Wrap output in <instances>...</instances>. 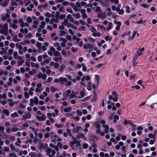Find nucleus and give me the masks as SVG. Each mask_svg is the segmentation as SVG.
Masks as SVG:
<instances>
[{"instance_id": "nucleus-1", "label": "nucleus", "mask_w": 157, "mask_h": 157, "mask_svg": "<svg viewBox=\"0 0 157 157\" xmlns=\"http://www.w3.org/2000/svg\"><path fill=\"white\" fill-rule=\"evenodd\" d=\"M0 33L5 36H7L8 34V24L7 23L5 24L0 30Z\"/></svg>"}, {"instance_id": "nucleus-2", "label": "nucleus", "mask_w": 157, "mask_h": 157, "mask_svg": "<svg viewBox=\"0 0 157 157\" xmlns=\"http://www.w3.org/2000/svg\"><path fill=\"white\" fill-rule=\"evenodd\" d=\"M46 155L48 156L49 157H54L56 153L55 151L51 149L48 148L46 150Z\"/></svg>"}, {"instance_id": "nucleus-3", "label": "nucleus", "mask_w": 157, "mask_h": 157, "mask_svg": "<svg viewBox=\"0 0 157 157\" xmlns=\"http://www.w3.org/2000/svg\"><path fill=\"white\" fill-rule=\"evenodd\" d=\"M42 84L41 83H39L36 85V88L35 91L36 93H39L41 92L42 90V88L41 87Z\"/></svg>"}, {"instance_id": "nucleus-4", "label": "nucleus", "mask_w": 157, "mask_h": 157, "mask_svg": "<svg viewBox=\"0 0 157 157\" xmlns=\"http://www.w3.org/2000/svg\"><path fill=\"white\" fill-rule=\"evenodd\" d=\"M51 135L50 137L53 142H55L56 141L57 139L58 138L57 135L55 134L53 132H52L50 133Z\"/></svg>"}, {"instance_id": "nucleus-5", "label": "nucleus", "mask_w": 157, "mask_h": 157, "mask_svg": "<svg viewBox=\"0 0 157 157\" xmlns=\"http://www.w3.org/2000/svg\"><path fill=\"white\" fill-rule=\"evenodd\" d=\"M93 45L92 44H84L83 46V48L85 50L90 49L93 48Z\"/></svg>"}, {"instance_id": "nucleus-6", "label": "nucleus", "mask_w": 157, "mask_h": 157, "mask_svg": "<svg viewBox=\"0 0 157 157\" xmlns=\"http://www.w3.org/2000/svg\"><path fill=\"white\" fill-rule=\"evenodd\" d=\"M37 77L39 79H40V78H42L43 79L45 80L46 79L47 76L45 74H43L41 72H40L37 74Z\"/></svg>"}, {"instance_id": "nucleus-7", "label": "nucleus", "mask_w": 157, "mask_h": 157, "mask_svg": "<svg viewBox=\"0 0 157 157\" xmlns=\"http://www.w3.org/2000/svg\"><path fill=\"white\" fill-rule=\"evenodd\" d=\"M31 113H27L25 115L22 116V119L24 121H26L27 119H29L31 118Z\"/></svg>"}, {"instance_id": "nucleus-8", "label": "nucleus", "mask_w": 157, "mask_h": 157, "mask_svg": "<svg viewBox=\"0 0 157 157\" xmlns=\"http://www.w3.org/2000/svg\"><path fill=\"white\" fill-rule=\"evenodd\" d=\"M112 94L113 98V101L115 102L117 101L118 97L117 93L115 91H114L112 92Z\"/></svg>"}, {"instance_id": "nucleus-9", "label": "nucleus", "mask_w": 157, "mask_h": 157, "mask_svg": "<svg viewBox=\"0 0 157 157\" xmlns=\"http://www.w3.org/2000/svg\"><path fill=\"white\" fill-rule=\"evenodd\" d=\"M36 118L39 121H44L46 119L45 115L44 114H42L41 116H36Z\"/></svg>"}, {"instance_id": "nucleus-10", "label": "nucleus", "mask_w": 157, "mask_h": 157, "mask_svg": "<svg viewBox=\"0 0 157 157\" xmlns=\"http://www.w3.org/2000/svg\"><path fill=\"white\" fill-rule=\"evenodd\" d=\"M48 4L47 3H45L44 4H41L38 6L37 8L38 9H45L48 6Z\"/></svg>"}, {"instance_id": "nucleus-11", "label": "nucleus", "mask_w": 157, "mask_h": 157, "mask_svg": "<svg viewBox=\"0 0 157 157\" xmlns=\"http://www.w3.org/2000/svg\"><path fill=\"white\" fill-rule=\"evenodd\" d=\"M144 50V48H139L137 52V55L138 56H140L142 54V52Z\"/></svg>"}, {"instance_id": "nucleus-12", "label": "nucleus", "mask_w": 157, "mask_h": 157, "mask_svg": "<svg viewBox=\"0 0 157 157\" xmlns=\"http://www.w3.org/2000/svg\"><path fill=\"white\" fill-rule=\"evenodd\" d=\"M18 22L20 24V26L21 27H24L25 26V24L24 22L23 19L22 18L19 19L18 20Z\"/></svg>"}, {"instance_id": "nucleus-13", "label": "nucleus", "mask_w": 157, "mask_h": 157, "mask_svg": "<svg viewBox=\"0 0 157 157\" xmlns=\"http://www.w3.org/2000/svg\"><path fill=\"white\" fill-rule=\"evenodd\" d=\"M10 0H4L3 2H0V5L1 6H6L9 3Z\"/></svg>"}, {"instance_id": "nucleus-14", "label": "nucleus", "mask_w": 157, "mask_h": 157, "mask_svg": "<svg viewBox=\"0 0 157 157\" xmlns=\"http://www.w3.org/2000/svg\"><path fill=\"white\" fill-rule=\"evenodd\" d=\"M73 144L75 145V146L77 147H80V142L75 140H73Z\"/></svg>"}, {"instance_id": "nucleus-15", "label": "nucleus", "mask_w": 157, "mask_h": 157, "mask_svg": "<svg viewBox=\"0 0 157 157\" xmlns=\"http://www.w3.org/2000/svg\"><path fill=\"white\" fill-rule=\"evenodd\" d=\"M76 94L77 92H76L74 91H72L70 94V95L69 96L71 98H73L74 97H77L76 95Z\"/></svg>"}, {"instance_id": "nucleus-16", "label": "nucleus", "mask_w": 157, "mask_h": 157, "mask_svg": "<svg viewBox=\"0 0 157 157\" xmlns=\"http://www.w3.org/2000/svg\"><path fill=\"white\" fill-rule=\"evenodd\" d=\"M71 92V91L70 90H67L64 93L63 95L66 96H69Z\"/></svg>"}, {"instance_id": "nucleus-17", "label": "nucleus", "mask_w": 157, "mask_h": 157, "mask_svg": "<svg viewBox=\"0 0 157 157\" xmlns=\"http://www.w3.org/2000/svg\"><path fill=\"white\" fill-rule=\"evenodd\" d=\"M31 66L32 67H35L36 68H38L39 67V64L37 63H35L33 62H31Z\"/></svg>"}, {"instance_id": "nucleus-18", "label": "nucleus", "mask_w": 157, "mask_h": 157, "mask_svg": "<svg viewBox=\"0 0 157 157\" xmlns=\"http://www.w3.org/2000/svg\"><path fill=\"white\" fill-rule=\"evenodd\" d=\"M60 82L62 83H63V82H66L67 81V79L66 78H63L62 77H61L60 78Z\"/></svg>"}, {"instance_id": "nucleus-19", "label": "nucleus", "mask_w": 157, "mask_h": 157, "mask_svg": "<svg viewBox=\"0 0 157 157\" xmlns=\"http://www.w3.org/2000/svg\"><path fill=\"white\" fill-rule=\"evenodd\" d=\"M10 17V15L7 13H6L5 16L2 17V19L3 20H6Z\"/></svg>"}, {"instance_id": "nucleus-20", "label": "nucleus", "mask_w": 157, "mask_h": 157, "mask_svg": "<svg viewBox=\"0 0 157 157\" xmlns=\"http://www.w3.org/2000/svg\"><path fill=\"white\" fill-rule=\"evenodd\" d=\"M11 5L14 7L15 8H16L17 6V4L14 0H11Z\"/></svg>"}, {"instance_id": "nucleus-21", "label": "nucleus", "mask_w": 157, "mask_h": 157, "mask_svg": "<svg viewBox=\"0 0 157 157\" xmlns=\"http://www.w3.org/2000/svg\"><path fill=\"white\" fill-rule=\"evenodd\" d=\"M112 23L111 22H109L108 23V26L106 28V30L107 31H109L112 27Z\"/></svg>"}, {"instance_id": "nucleus-22", "label": "nucleus", "mask_w": 157, "mask_h": 157, "mask_svg": "<svg viewBox=\"0 0 157 157\" xmlns=\"http://www.w3.org/2000/svg\"><path fill=\"white\" fill-rule=\"evenodd\" d=\"M116 11L118 12V13L119 14L122 15L124 12V10L122 9H117Z\"/></svg>"}, {"instance_id": "nucleus-23", "label": "nucleus", "mask_w": 157, "mask_h": 157, "mask_svg": "<svg viewBox=\"0 0 157 157\" xmlns=\"http://www.w3.org/2000/svg\"><path fill=\"white\" fill-rule=\"evenodd\" d=\"M106 10L107 11V15L109 16H110L112 14V13L111 11V8H108L106 9Z\"/></svg>"}, {"instance_id": "nucleus-24", "label": "nucleus", "mask_w": 157, "mask_h": 157, "mask_svg": "<svg viewBox=\"0 0 157 157\" xmlns=\"http://www.w3.org/2000/svg\"><path fill=\"white\" fill-rule=\"evenodd\" d=\"M20 31L23 33H27L28 32V30L27 29L25 28L24 29H21L20 30Z\"/></svg>"}, {"instance_id": "nucleus-25", "label": "nucleus", "mask_w": 157, "mask_h": 157, "mask_svg": "<svg viewBox=\"0 0 157 157\" xmlns=\"http://www.w3.org/2000/svg\"><path fill=\"white\" fill-rule=\"evenodd\" d=\"M94 126L96 128H100V124L98 122H95Z\"/></svg>"}, {"instance_id": "nucleus-26", "label": "nucleus", "mask_w": 157, "mask_h": 157, "mask_svg": "<svg viewBox=\"0 0 157 157\" xmlns=\"http://www.w3.org/2000/svg\"><path fill=\"white\" fill-rule=\"evenodd\" d=\"M81 66L82 67V70L83 71H86L87 68L85 64L84 63H81Z\"/></svg>"}, {"instance_id": "nucleus-27", "label": "nucleus", "mask_w": 157, "mask_h": 157, "mask_svg": "<svg viewBox=\"0 0 157 157\" xmlns=\"http://www.w3.org/2000/svg\"><path fill=\"white\" fill-rule=\"evenodd\" d=\"M104 38L105 40L107 41L109 40V41H110L112 39V36H107L105 37Z\"/></svg>"}, {"instance_id": "nucleus-28", "label": "nucleus", "mask_w": 157, "mask_h": 157, "mask_svg": "<svg viewBox=\"0 0 157 157\" xmlns=\"http://www.w3.org/2000/svg\"><path fill=\"white\" fill-rule=\"evenodd\" d=\"M80 96L78 97V98L79 99L81 98H83L85 95V93L84 90L81 91L80 93Z\"/></svg>"}, {"instance_id": "nucleus-29", "label": "nucleus", "mask_w": 157, "mask_h": 157, "mask_svg": "<svg viewBox=\"0 0 157 157\" xmlns=\"http://www.w3.org/2000/svg\"><path fill=\"white\" fill-rule=\"evenodd\" d=\"M119 118V117L118 115H116L114 116L113 122L114 123H116L117 120Z\"/></svg>"}, {"instance_id": "nucleus-30", "label": "nucleus", "mask_w": 157, "mask_h": 157, "mask_svg": "<svg viewBox=\"0 0 157 157\" xmlns=\"http://www.w3.org/2000/svg\"><path fill=\"white\" fill-rule=\"evenodd\" d=\"M71 6L75 11L77 12L78 11V9L75 5H72Z\"/></svg>"}, {"instance_id": "nucleus-31", "label": "nucleus", "mask_w": 157, "mask_h": 157, "mask_svg": "<svg viewBox=\"0 0 157 157\" xmlns=\"http://www.w3.org/2000/svg\"><path fill=\"white\" fill-rule=\"evenodd\" d=\"M13 40L14 42H18L20 41V40L17 39V36L16 35H13Z\"/></svg>"}, {"instance_id": "nucleus-32", "label": "nucleus", "mask_w": 157, "mask_h": 157, "mask_svg": "<svg viewBox=\"0 0 157 157\" xmlns=\"http://www.w3.org/2000/svg\"><path fill=\"white\" fill-rule=\"evenodd\" d=\"M21 141L19 138H17V142H15V144L17 146H19L21 143Z\"/></svg>"}, {"instance_id": "nucleus-33", "label": "nucleus", "mask_w": 157, "mask_h": 157, "mask_svg": "<svg viewBox=\"0 0 157 157\" xmlns=\"http://www.w3.org/2000/svg\"><path fill=\"white\" fill-rule=\"evenodd\" d=\"M45 24V23L44 21H41V22L40 25V27H41L42 29H44Z\"/></svg>"}, {"instance_id": "nucleus-34", "label": "nucleus", "mask_w": 157, "mask_h": 157, "mask_svg": "<svg viewBox=\"0 0 157 157\" xmlns=\"http://www.w3.org/2000/svg\"><path fill=\"white\" fill-rule=\"evenodd\" d=\"M33 100L34 102V104L36 105L38 104V100L37 97L36 96L34 97Z\"/></svg>"}, {"instance_id": "nucleus-35", "label": "nucleus", "mask_w": 157, "mask_h": 157, "mask_svg": "<svg viewBox=\"0 0 157 157\" xmlns=\"http://www.w3.org/2000/svg\"><path fill=\"white\" fill-rule=\"evenodd\" d=\"M53 54L54 55L56 56H59L60 55V53L59 52L57 51H55L53 52Z\"/></svg>"}, {"instance_id": "nucleus-36", "label": "nucleus", "mask_w": 157, "mask_h": 157, "mask_svg": "<svg viewBox=\"0 0 157 157\" xmlns=\"http://www.w3.org/2000/svg\"><path fill=\"white\" fill-rule=\"evenodd\" d=\"M3 113L6 116H9V112L8 110L5 109L3 111Z\"/></svg>"}, {"instance_id": "nucleus-37", "label": "nucleus", "mask_w": 157, "mask_h": 157, "mask_svg": "<svg viewBox=\"0 0 157 157\" xmlns=\"http://www.w3.org/2000/svg\"><path fill=\"white\" fill-rule=\"evenodd\" d=\"M50 90L53 93L56 91L57 89L56 88H54L53 86H51L50 87Z\"/></svg>"}, {"instance_id": "nucleus-38", "label": "nucleus", "mask_w": 157, "mask_h": 157, "mask_svg": "<svg viewBox=\"0 0 157 157\" xmlns=\"http://www.w3.org/2000/svg\"><path fill=\"white\" fill-rule=\"evenodd\" d=\"M19 130V129L16 127H13L11 129V131L13 132H15Z\"/></svg>"}, {"instance_id": "nucleus-39", "label": "nucleus", "mask_w": 157, "mask_h": 157, "mask_svg": "<svg viewBox=\"0 0 157 157\" xmlns=\"http://www.w3.org/2000/svg\"><path fill=\"white\" fill-rule=\"evenodd\" d=\"M91 83L90 82H89L87 84V89L88 90H90L91 89Z\"/></svg>"}, {"instance_id": "nucleus-40", "label": "nucleus", "mask_w": 157, "mask_h": 157, "mask_svg": "<svg viewBox=\"0 0 157 157\" xmlns=\"http://www.w3.org/2000/svg\"><path fill=\"white\" fill-rule=\"evenodd\" d=\"M62 155H63V157L65 156H67L68 157H70L71 155V154L67 153L66 151L63 152L62 153Z\"/></svg>"}, {"instance_id": "nucleus-41", "label": "nucleus", "mask_w": 157, "mask_h": 157, "mask_svg": "<svg viewBox=\"0 0 157 157\" xmlns=\"http://www.w3.org/2000/svg\"><path fill=\"white\" fill-rule=\"evenodd\" d=\"M73 15L76 18H78L80 17V15L79 13L73 14Z\"/></svg>"}, {"instance_id": "nucleus-42", "label": "nucleus", "mask_w": 157, "mask_h": 157, "mask_svg": "<svg viewBox=\"0 0 157 157\" xmlns=\"http://www.w3.org/2000/svg\"><path fill=\"white\" fill-rule=\"evenodd\" d=\"M97 17L98 18H101L102 20H103L105 18V17H102V13H99L97 16Z\"/></svg>"}, {"instance_id": "nucleus-43", "label": "nucleus", "mask_w": 157, "mask_h": 157, "mask_svg": "<svg viewBox=\"0 0 157 157\" xmlns=\"http://www.w3.org/2000/svg\"><path fill=\"white\" fill-rule=\"evenodd\" d=\"M18 115L16 112H14L13 114H12L11 115V117L12 118H14L15 117H17Z\"/></svg>"}, {"instance_id": "nucleus-44", "label": "nucleus", "mask_w": 157, "mask_h": 157, "mask_svg": "<svg viewBox=\"0 0 157 157\" xmlns=\"http://www.w3.org/2000/svg\"><path fill=\"white\" fill-rule=\"evenodd\" d=\"M24 94L25 98L27 99L29 98V94L27 92H25L24 93Z\"/></svg>"}, {"instance_id": "nucleus-45", "label": "nucleus", "mask_w": 157, "mask_h": 157, "mask_svg": "<svg viewBox=\"0 0 157 157\" xmlns=\"http://www.w3.org/2000/svg\"><path fill=\"white\" fill-rule=\"evenodd\" d=\"M55 125L56 127L58 128H62L63 126V125L57 123H56L55 124Z\"/></svg>"}, {"instance_id": "nucleus-46", "label": "nucleus", "mask_w": 157, "mask_h": 157, "mask_svg": "<svg viewBox=\"0 0 157 157\" xmlns=\"http://www.w3.org/2000/svg\"><path fill=\"white\" fill-rule=\"evenodd\" d=\"M71 108L70 107H69L68 108H65L63 111L64 112H68L71 111Z\"/></svg>"}, {"instance_id": "nucleus-47", "label": "nucleus", "mask_w": 157, "mask_h": 157, "mask_svg": "<svg viewBox=\"0 0 157 157\" xmlns=\"http://www.w3.org/2000/svg\"><path fill=\"white\" fill-rule=\"evenodd\" d=\"M2 50L0 52V54L1 55L3 54H6V51L5 50L4 48H2Z\"/></svg>"}, {"instance_id": "nucleus-48", "label": "nucleus", "mask_w": 157, "mask_h": 157, "mask_svg": "<svg viewBox=\"0 0 157 157\" xmlns=\"http://www.w3.org/2000/svg\"><path fill=\"white\" fill-rule=\"evenodd\" d=\"M16 46L18 48L19 50H22V47L21 44H17L16 45Z\"/></svg>"}, {"instance_id": "nucleus-49", "label": "nucleus", "mask_w": 157, "mask_h": 157, "mask_svg": "<svg viewBox=\"0 0 157 157\" xmlns=\"http://www.w3.org/2000/svg\"><path fill=\"white\" fill-rule=\"evenodd\" d=\"M121 149L123 153H125L126 152V148L125 146H123L121 147Z\"/></svg>"}, {"instance_id": "nucleus-50", "label": "nucleus", "mask_w": 157, "mask_h": 157, "mask_svg": "<svg viewBox=\"0 0 157 157\" xmlns=\"http://www.w3.org/2000/svg\"><path fill=\"white\" fill-rule=\"evenodd\" d=\"M148 137L150 138H153L154 140H155V136H154L152 134L150 133L148 134Z\"/></svg>"}, {"instance_id": "nucleus-51", "label": "nucleus", "mask_w": 157, "mask_h": 157, "mask_svg": "<svg viewBox=\"0 0 157 157\" xmlns=\"http://www.w3.org/2000/svg\"><path fill=\"white\" fill-rule=\"evenodd\" d=\"M90 29L91 31L93 33H94L96 32V30L93 27L91 26V28H90Z\"/></svg>"}, {"instance_id": "nucleus-52", "label": "nucleus", "mask_w": 157, "mask_h": 157, "mask_svg": "<svg viewBox=\"0 0 157 157\" xmlns=\"http://www.w3.org/2000/svg\"><path fill=\"white\" fill-rule=\"evenodd\" d=\"M24 62L23 60H21L17 61V63L19 65L21 66L24 63Z\"/></svg>"}, {"instance_id": "nucleus-53", "label": "nucleus", "mask_w": 157, "mask_h": 157, "mask_svg": "<svg viewBox=\"0 0 157 157\" xmlns=\"http://www.w3.org/2000/svg\"><path fill=\"white\" fill-rule=\"evenodd\" d=\"M36 46L40 50L41 49V44L40 43L37 42L36 43Z\"/></svg>"}, {"instance_id": "nucleus-54", "label": "nucleus", "mask_w": 157, "mask_h": 157, "mask_svg": "<svg viewBox=\"0 0 157 157\" xmlns=\"http://www.w3.org/2000/svg\"><path fill=\"white\" fill-rule=\"evenodd\" d=\"M65 68V66L63 65H61L59 69V70L62 72Z\"/></svg>"}, {"instance_id": "nucleus-55", "label": "nucleus", "mask_w": 157, "mask_h": 157, "mask_svg": "<svg viewBox=\"0 0 157 157\" xmlns=\"http://www.w3.org/2000/svg\"><path fill=\"white\" fill-rule=\"evenodd\" d=\"M51 136L50 133H46L44 135V136L45 138H49L50 136Z\"/></svg>"}, {"instance_id": "nucleus-56", "label": "nucleus", "mask_w": 157, "mask_h": 157, "mask_svg": "<svg viewBox=\"0 0 157 157\" xmlns=\"http://www.w3.org/2000/svg\"><path fill=\"white\" fill-rule=\"evenodd\" d=\"M93 35L94 36H100V33L99 32H98L97 33H93Z\"/></svg>"}, {"instance_id": "nucleus-57", "label": "nucleus", "mask_w": 157, "mask_h": 157, "mask_svg": "<svg viewBox=\"0 0 157 157\" xmlns=\"http://www.w3.org/2000/svg\"><path fill=\"white\" fill-rule=\"evenodd\" d=\"M55 17L56 18H60V15H59V13L58 12H56L55 14Z\"/></svg>"}, {"instance_id": "nucleus-58", "label": "nucleus", "mask_w": 157, "mask_h": 157, "mask_svg": "<svg viewBox=\"0 0 157 157\" xmlns=\"http://www.w3.org/2000/svg\"><path fill=\"white\" fill-rule=\"evenodd\" d=\"M59 41H62L63 43H66L67 40L63 38H61L59 40Z\"/></svg>"}, {"instance_id": "nucleus-59", "label": "nucleus", "mask_w": 157, "mask_h": 157, "mask_svg": "<svg viewBox=\"0 0 157 157\" xmlns=\"http://www.w3.org/2000/svg\"><path fill=\"white\" fill-rule=\"evenodd\" d=\"M60 95H61V92H59V93L56 94L55 95L56 98H59L60 97Z\"/></svg>"}, {"instance_id": "nucleus-60", "label": "nucleus", "mask_w": 157, "mask_h": 157, "mask_svg": "<svg viewBox=\"0 0 157 157\" xmlns=\"http://www.w3.org/2000/svg\"><path fill=\"white\" fill-rule=\"evenodd\" d=\"M126 12L127 13H128L130 12V8L128 6H126Z\"/></svg>"}, {"instance_id": "nucleus-61", "label": "nucleus", "mask_w": 157, "mask_h": 157, "mask_svg": "<svg viewBox=\"0 0 157 157\" xmlns=\"http://www.w3.org/2000/svg\"><path fill=\"white\" fill-rule=\"evenodd\" d=\"M26 21L28 22H31L32 21V19L31 17H29L26 18Z\"/></svg>"}, {"instance_id": "nucleus-62", "label": "nucleus", "mask_w": 157, "mask_h": 157, "mask_svg": "<svg viewBox=\"0 0 157 157\" xmlns=\"http://www.w3.org/2000/svg\"><path fill=\"white\" fill-rule=\"evenodd\" d=\"M40 109L42 111H44L46 109V107L44 105L40 107Z\"/></svg>"}, {"instance_id": "nucleus-63", "label": "nucleus", "mask_w": 157, "mask_h": 157, "mask_svg": "<svg viewBox=\"0 0 157 157\" xmlns=\"http://www.w3.org/2000/svg\"><path fill=\"white\" fill-rule=\"evenodd\" d=\"M37 58H38V60L39 62H40L42 61V56H40V55L39 56L37 57Z\"/></svg>"}, {"instance_id": "nucleus-64", "label": "nucleus", "mask_w": 157, "mask_h": 157, "mask_svg": "<svg viewBox=\"0 0 157 157\" xmlns=\"http://www.w3.org/2000/svg\"><path fill=\"white\" fill-rule=\"evenodd\" d=\"M10 157H17V156L14 153H12L10 154Z\"/></svg>"}]
</instances>
